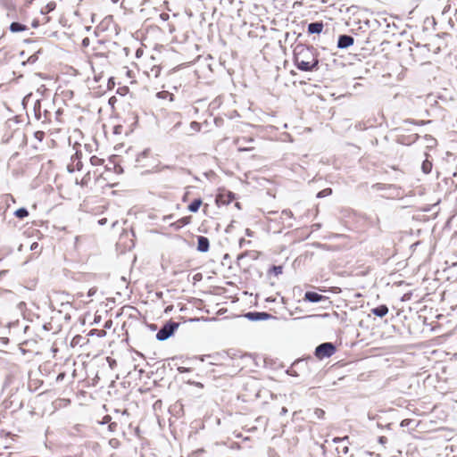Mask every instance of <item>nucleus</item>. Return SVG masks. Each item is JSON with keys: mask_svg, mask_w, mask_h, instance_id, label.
<instances>
[{"mask_svg": "<svg viewBox=\"0 0 457 457\" xmlns=\"http://www.w3.org/2000/svg\"><path fill=\"white\" fill-rule=\"evenodd\" d=\"M282 412L286 413V412H287V409H286V408H283V409H282Z\"/></svg>", "mask_w": 457, "mask_h": 457, "instance_id": "obj_34", "label": "nucleus"}, {"mask_svg": "<svg viewBox=\"0 0 457 457\" xmlns=\"http://www.w3.org/2000/svg\"><path fill=\"white\" fill-rule=\"evenodd\" d=\"M325 299H327L326 296L321 295L316 292L308 291L304 295V300L311 303H318Z\"/></svg>", "mask_w": 457, "mask_h": 457, "instance_id": "obj_6", "label": "nucleus"}, {"mask_svg": "<svg viewBox=\"0 0 457 457\" xmlns=\"http://www.w3.org/2000/svg\"><path fill=\"white\" fill-rule=\"evenodd\" d=\"M37 248H38V243H37V242H34V243L30 245V250H31V251H36V250H37Z\"/></svg>", "mask_w": 457, "mask_h": 457, "instance_id": "obj_24", "label": "nucleus"}, {"mask_svg": "<svg viewBox=\"0 0 457 457\" xmlns=\"http://www.w3.org/2000/svg\"><path fill=\"white\" fill-rule=\"evenodd\" d=\"M342 452H343L344 453H347V452H348V447H347V446H344V447H343V449H342Z\"/></svg>", "mask_w": 457, "mask_h": 457, "instance_id": "obj_29", "label": "nucleus"}, {"mask_svg": "<svg viewBox=\"0 0 457 457\" xmlns=\"http://www.w3.org/2000/svg\"><path fill=\"white\" fill-rule=\"evenodd\" d=\"M180 222H181L182 224H187V223H188V218H183V219H181V220H180Z\"/></svg>", "mask_w": 457, "mask_h": 457, "instance_id": "obj_27", "label": "nucleus"}, {"mask_svg": "<svg viewBox=\"0 0 457 457\" xmlns=\"http://www.w3.org/2000/svg\"><path fill=\"white\" fill-rule=\"evenodd\" d=\"M178 370H179V373H185V372H188L189 369L188 368H185V367H179Z\"/></svg>", "mask_w": 457, "mask_h": 457, "instance_id": "obj_22", "label": "nucleus"}, {"mask_svg": "<svg viewBox=\"0 0 457 457\" xmlns=\"http://www.w3.org/2000/svg\"><path fill=\"white\" fill-rule=\"evenodd\" d=\"M113 3H118L119 0H112Z\"/></svg>", "mask_w": 457, "mask_h": 457, "instance_id": "obj_36", "label": "nucleus"}, {"mask_svg": "<svg viewBox=\"0 0 457 457\" xmlns=\"http://www.w3.org/2000/svg\"><path fill=\"white\" fill-rule=\"evenodd\" d=\"M114 425H115L114 423H112V424L110 425V428H111V429L114 428Z\"/></svg>", "mask_w": 457, "mask_h": 457, "instance_id": "obj_31", "label": "nucleus"}, {"mask_svg": "<svg viewBox=\"0 0 457 457\" xmlns=\"http://www.w3.org/2000/svg\"><path fill=\"white\" fill-rule=\"evenodd\" d=\"M26 26L21 24V23H19V22H12L11 25H10V30L12 32H21V31H24L26 29Z\"/></svg>", "mask_w": 457, "mask_h": 457, "instance_id": "obj_12", "label": "nucleus"}, {"mask_svg": "<svg viewBox=\"0 0 457 457\" xmlns=\"http://www.w3.org/2000/svg\"><path fill=\"white\" fill-rule=\"evenodd\" d=\"M331 193H332L331 188H325L318 193L317 197H319V198L326 197V196L331 195Z\"/></svg>", "mask_w": 457, "mask_h": 457, "instance_id": "obj_16", "label": "nucleus"}, {"mask_svg": "<svg viewBox=\"0 0 457 457\" xmlns=\"http://www.w3.org/2000/svg\"><path fill=\"white\" fill-rule=\"evenodd\" d=\"M282 270H283V268L282 266H273L272 267V271L274 272V274L276 276L279 275L282 273Z\"/></svg>", "mask_w": 457, "mask_h": 457, "instance_id": "obj_19", "label": "nucleus"}, {"mask_svg": "<svg viewBox=\"0 0 457 457\" xmlns=\"http://www.w3.org/2000/svg\"><path fill=\"white\" fill-rule=\"evenodd\" d=\"M421 169L423 170L424 173L428 174L431 171V169H432V163L428 161V160H425L423 162H422V166H421Z\"/></svg>", "mask_w": 457, "mask_h": 457, "instance_id": "obj_15", "label": "nucleus"}, {"mask_svg": "<svg viewBox=\"0 0 457 457\" xmlns=\"http://www.w3.org/2000/svg\"><path fill=\"white\" fill-rule=\"evenodd\" d=\"M234 199V195L228 192L226 194H220L217 196V203L219 204H228Z\"/></svg>", "mask_w": 457, "mask_h": 457, "instance_id": "obj_8", "label": "nucleus"}, {"mask_svg": "<svg viewBox=\"0 0 457 457\" xmlns=\"http://www.w3.org/2000/svg\"><path fill=\"white\" fill-rule=\"evenodd\" d=\"M315 414H316V416H317L319 419H321V418H323V416H324L325 412H324V411H323V410H321V409H316V411H315Z\"/></svg>", "mask_w": 457, "mask_h": 457, "instance_id": "obj_20", "label": "nucleus"}, {"mask_svg": "<svg viewBox=\"0 0 457 457\" xmlns=\"http://www.w3.org/2000/svg\"><path fill=\"white\" fill-rule=\"evenodd\" d=\"M345 439H347V436H345V437H344V438L335 437V438L333 439V441H334L335 443H339V442H343V441H345Z\"/></svg>", "mask_w": 457, "mask_h": 457, "instance_id": "obj_25", "label": "nucleus"}, {"mask_svg": "<svg viewBox=\"0 0 457 457\" xmlns=\"http://www.w3.org/2000/svg\"><path fill=\"white\" fill-rule=\"evenodd\" d=\"M178 322L170 320L166 322L156 334V339L159 341H164L171 337L179 328Z\"/></svg>", "mask_w": 457, "mask_h": 457, "instance_id": "obj_2", "label": "nucleus"}, {"mask_svg": "<svg viewBox=\"0 0 457 457\" xmlns=\"http://www.w3.org/2000/svg\"><path fill=\"white\" fill-rule=\"evenodd\" d=\"M202 204V200L200 198L195 199L189 205L188 210L192 212H196Z\"/></svg>", "mask_w": 457, "mask_h": 457, "instance_id": "obj_13", "label": "nucleus"}, {"mask_svg": "<svg viewBox=\"0 0 457 457\" xmlns=\"http://www.w3.org/2000/svg\"><path fill=\"white\" fill-rule=\"evenodd\" d=\"M295 62L297 68L303 71H310L316 69L319 63L313 50L304 46H297L295 48Z\"/></svg>", "mask_w": 457, "mask_h": 457, "instance_id": "obj_1", "label": "nucleus"}, {"mask_svg": "<svg viewBox=\"0 0 457 457\" xmlns=\"http://www.w3.org/2000/svg\"><path fill=\"white\" fill-rule=\"evenodd\" d=\"M109 444L112 446V447H117L118 444H119V441L117 439H111L109 441Z\"/></svg>", "mask_w": 457, "mask_h": 457, "instance_id": "obj_21", "label": "nucleus"}, {"mask_svg": "<svg viewBox=\"0 0 457 457\" xmlns=\"http://www.w3.org/2000/svg\"><path fill=\"white\" fill-rule=\"evenodd\" d=\"M371 312L374 315L382 318V317L386 316L388 313V308H387L386 305L382 304V305H379V306H378L376 308H373L371 310Z\"/></svg>", "mask_w": 457, "mask_h": 457, "instance_id": "obj_11", "label": "nucleus"}, {"mask_svg": "<svg viewBox=\"0 0 457 457\" xmlns=\"http://www.w3.org/2000/svg\"><path fill=\"white\" fill-rule=\"evenodd\" d=\"M410 423H411V420H403L401 422V427H407V426H409Z\"/></svg>", "mask_w": 457, "mask_h": 457, "instance_id": "obj_23", "label": "nucleus"}, {"mask_svg": "<svg viewBox=\"0 0 457 457\" xmlns=\"http://www.w3.org/2000/svg\"><path fill=\"white\" fill-rule=\"evenodd\" d=\"M148 153H149V150H148V149H146V150H145V151H143V152L141 153V155H143V156H146V155L148 154Z\"/></svg>", "mask_w": 457, "mask_h": 457, "instance_id": "obj_28", "label": "nucleus"}, {"mask_svg": "<svg viewBox=\"0 0 457 457\" xmlns=\"http://www.w3.org/2000/svg\"><path fill=\"white\" fill-rule=\"evenodd\" d=\"M246 233H247V235H248V236H250V231H249V229H246Z\"/></svg>", "mask_w": 457, "mask_h": 457, "instance_id": "obj_35", "label": "nucleus"}, {"mask_svg": "<svg viewBox=\"0 0 457 457\" xmlns=\"http://www.w3.org/2000/svg\"><path fill=\"white\" fill-rule=\"evenodd\" d=\"M80 167H79V162L77 163V170H79Z\"/></svg>", "mask_w": 457, "mask_h": 457, "instance_id": "obj_33", "label": "nucleus"}, {"mask_svg": "<svg viewBox=\"0 0 457 457\" xmlns=\"http://www.w3.org/2000/svg\"><path fill=\"white\" fill-rule=\"evenodd\" d=\"M114 425H115L114 423H112V424L110 425V428H111V429L114 428Z\"/></svg>", "mask_w": 457, "mask_h": 457, "instance_id": "obj_32", "label": "nucleus"}, {"mask_svg": "<svg viewBox=\"0 0 457 457\" xmlns=\"http://www.w3.org/2000/svg\"><path fill=\"white\" fill-rule=\"evenodd\" d=\"M245 317L250 320H266L271 318V315L267 312H250L245 314Z\"/></svg>", "mask_w": 457, "mask_h": 457, "instance_id": "obj_5", "label": "nucleus"}, {"mask_svg": "<svg viewBox=\"0 0 457 457\" xmlns=\"http://www.w3.org/2000/svg\"><path fill=\"white\" fill-rule=\"evenodd\" d=\"M15 216L19 219H23L29 215V212L26 208H20L14 212Z\"/></svg>", "mask_w": 457, "mask_h": 457, "instance_id": "obj_14", "label": "nucleus"}, {"mask_svg": "<svg viewBox=\"0 0 457 457\" xmlns=\"http://www.w3.org/2000/svg\"><path fill=\"white\" fill-rule=\"evenodd\" d=\"M354 42V39L353 37L348 35H341L338 37L337 41V47L344 49L351 46Z\"/></svg>", "mask_w": 457, "mask_h": 457, "instance_id": "obj_4", "label": "nucleus"}, {"mask_svg": "<svg viewBox=\"0 0 457 457\" xmlns=\"http://www.w3.org/2000/svg\"><path fill=\"white\" fill-rule=\"evenodd\" d=\"M90 162L92 165L97 166V165H101L103 163V160L96 156H92L90 158Z\"/></svg>", "mask_w": 457, "mask_h": 457, "instance_id": "obj_17", "label": "nucleus"}, {"mask_svg": "<svg viewBox=\"0 0 457 457\" xmlns=\"http://www.w3.org/2000/svg\"><path fill=\"white\" fill-rule=\"evenodd\" d=\"M94 294H95V290L90 289V290H89V292H88V295H94Z\"/></svg>", "mask_w": 457, "mask_h": 457, "instance_id": "obj_30", "label": "nucleus"}, {"mask_svg": "<svg viewBox=\"0 0 457 457\" xmlns=\"http://www.w3.org/2000/svg\"><path fill=\"white\" fill-rule=\"evenodd\" d=\"M281 219L287 227L293 226V222L291 221L293 219V212L290 210H283L281 212Z\"/></svg>", "mask_w": 457, "mask_h": 457, "instance_id": "obj_10", "label": "nucleus"}, {"mask_svg": "<svg viewBox=\"0 0 457 457\" xmlns=\"http://www.w3.org/2000/svg\"><path fill=\"white\" fill-rule=\"evenodd\" d=\"M190 128H191L194 131L198 132V131H200V129H201V124H200L199 122H197V121H192V122L190 123Z\"/></svg>", "mask_w": 457, "mask_h": 457, "instance_id": "obj_18", "label": "nucleus"}, {"mask_svg": "<svg viewBox=\"0 0 457 457\" xmlns=\"http://www.w3.org/2000/svg\"><path fill=\"white\" fill-rule=\"evenodd\" d=\"M323 29L322 22H312L308 25V32L311 34H320Z\"/></svg>", "mask_w": 457, "mask_h": 457, "instance_id": "obj_9", "label": "nucleus"}, {"mask_svg": "<svg viewBox=\"0 0 457 457\" xmlns=\"http://www.w3.org/2000/svg\"><path fill=\"white\" fill-rule=\"evenodd\" d=\"M336 352V347L332 343H323L315 349V355L319 359H324L332 356Z\"/></svg>", "mask_w": 457, "mask_h": 457, "instance_id": "obj_3", "label": "nucleus"}, {"mask_svg": "<svg viewBox=\"0 0 457 457\" xmlns=\"http://www.w3.org/2000/svg\"><path fill=\"white\" fill-rule=\"evenodd\" d=\"M209 239L204 236H199L197 237V250L205 253L209 250Z\"/></svg>", "mask_w": 457, "mask_h": 457, "instance_id": "obj_7", "label": "nucleus"}, {"mask_svg": "<svg viewBox=\"0 0 457 457\" xmlns=\"http://www.w3.org/2000/svg\"><path fill=\"white\" fill-rule=\"evenodd\" d=\"M379 443L385 444L386 442V438L385 436H380L378 439Z\"/></svg>", "mask_w": 457, "mask_h": 457, "instance_id": "obj_26", "label": "nucleus"}]
</instances>
